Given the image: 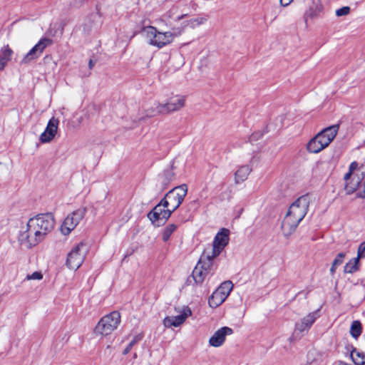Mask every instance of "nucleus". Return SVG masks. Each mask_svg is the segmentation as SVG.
I'll use <instances>...</instances> for the list:
<instances>
[{
	"label": "nucleus",
	"instance_id": "nucleus-33",
	"mask_svg": "<svg viewBox=\"0 0 365 365\" xmlns=\"http://www.w3.org/2000/svg\"><path fill=\"white\" fill-rule=\"evenodd\" d=\"M307 326L304 324L302 322L296 323L295 324V331L297 333H302L306 330H308Z\"/></svg>",
	"mask_w": 365,
	"mask_h": 365
},
{
	"label": "nucleus",
	"instance_id": "nucleus-3",
	"mask_svg": "<svg viewBox=\"0 0 365 365\" xmlns=\"http://www.w3.org/2000/svg\"><path fill=\"white\" fill-rule=\"evenodd\" d=\"M33 225L34 224L29 220L26 226L21 228L18 235L19 243L27 248H31L43 240L41 232L36 228L34 229Z\"/></svg>",
	"mask_w": 365,
	"mask_h": 365
},
{
	"label": "nucleus",
	"instance_id": "nucleus-32",
	"mask_svg": "<svg viewBox=\"0 0 365 365\" xmlns=\"http://www.w3.org/2000/svg\"><path fill=\"white\" fill-rule=\"evenodd\" d=\"M351 9L349 6H343L336 11V15L337 16H343L349 14Z\"/></svg>",
	"mask_w": 365,
	"mask_h": 365
},
{
	"label": "nucleus",
	"instance_id": "nucleus-42",
	"mask_svg": "<svg viewBox=\"0 0 365 365\" xmlns=\"http://www.w3.org/2000/svg\"><path fill=\"white\" fill-rule=\"evenodd\" d=\"M292 1L293 0H280V4L282 6H287L291 4Z\"/></svg>",
	"mask_w": 365,
	"mask_h": 365
},
{
	"label": "nucleus",
	"instance_id": "nucleus-9",
	"mask_svg": "<svg viewBox=\"0 0 365 365\" xmlns=\"http://www.w3.org/2000/svg\"><path fill=\"white\" fill-rule=\"evenodd\" d=\"M169 203L165 199L161 200L157 204L148 215V218L151 221L152 224L155 225L159 220H163L165 222L173 213L168 208Z\"/></svg>",
	"mask_w": 365,
	"mask_h": 365
},
{
	"label": "nucleus",
	"instance_id": "nucleus-47",
	"mask_svg": "<svg viewBox=\"0 0 365 365\" xmlns=\"http://www.w3.org/2000/svg\"><path fill=\"white\" fill-rule=\"evenodd\" d=\"M356 355L359 356V357H361L362 356V358L364 357V354H360L359 352L356 353Z\"/></svg>",
	"mask_w": 365,
	"mask_h": 365
},
{
	"label": "nucleus",
	"instance_id": "nucleus-11",
	"mask_svg": "<svg viewBox=\"0 0 365 365\" xmlns=\"http://www.w3.org/2000/svg\"><path fill=\"white\" fill-rule=\"evenodd\" d=\"M86 212L85 207H81L68 215L61 225V230L65 235H68L84 217Z\"/></svg>",
	"mask_w": 365,
	"mask_h": 365
},
{
	"label": "nucleus",
	"instance_id": "nucleus-21",
	"mask_svg": "<svg viewBox=\"0 0 365 365\" xmlns=\"http://www.w3.org/2000/svg\"><path fill=\"white\" fill-rule=\"evenodd\" d=\"M298 225H297V221H292L290 220L289 216L285 215L284 217L281 228L283 232V235L285 237H289L290 235H292L296 230Z\"/></svg>",
	"mask_w": 365,
	"mask_h": 365
},
{
	"label": "nucleus",
	"instance_id": "nucleus-4",
	"mask_svg": "<svg viewBox=\"0 0 365 365\" xmlns=\"http://www.w3.org/2000/svg\"><path fill=\"white\" fill-rule=\"evenodd\" d=\"M143 30L146 33L147 37L150 38L149 44L159 48L172 43L176 36L170 31L160 32L153 26H147Z\"/></svg>",
	"mask_w": 365,
	"mask_h": 365
},
{
	"label": "nucleus",
	"instance_id": "nucleus-26",
	"mask_svg": "<svg viewBox=\"0 0 365 365\" xmlns=\"http://www.w3.org/2000/svg\"><path fill=\"white\" fill-rule=\"evenodd\" d=\"M362 331L361 324L359 321H353L350 328V334L353 338L357 339L361 335Z\"/></svg>",
	"mask_w": 365,
	"mask_h": 365
},
{
	"label": "nucleus",
	"instance_id": "nucleus-28",
	"mask_svg": "<svg viewBox=\"0 0 365 365\" xmlns=\"http://www.w3.org/2000/svg\"><path fill=\"white\" fill-rule=\"evenodd\" d=\"M319 317L318 311L309 313L305 317H304L301 322L307 326V328L309 329L312 325L314 323L317 317Z\"/></svg>",
	"mask_w": 365,
	"mask_h": 365
},
{
	"label": "nucleus",
	"instance_id": "nucleus-40",
	"mask_svg": "<svg viewBox=\"0 0 365 365\" xmlns=\"http://www.w3.org/2000/svg\"><path fill=\"white\" fill-rule=\"evenodd\" d=\"M361 192L359 193V197L365 198V180L361 186Z\"/></svg>",
	"mask_w": 365,
	"mask_h": 365
},
{
	"label": "nucleus",
	"instance_id": "nucleus-15",
	"mask_svg": "<svg viewBox=\"0 0 365 365\" xmlns=\"http://www.w3.org/2000/svg\"><path fill=\"white\" fill-rule=\"evenodd\" d=\"M232 333L233 330L230 327H221L210 338L209 344L212 346L219 347L225 342L226 336L231 335Z\"/></svg>",
	"mask_w": 365,
	"mask_h": 365
},
{
	"label": "nucleus",
	"instance_id": "nucleus-43",
	"mask_svg": "<svg viewBox=\"0 0 365 365\" xmlns=\"http://www.w3.org/2000/svg\"><path fill=\"white\" fill-rule=\"evenodd\" d=\"M351 175H352V173L349 170V172L344 175V179L345 180H348L350 178Z\"/></svg>",
	"mask_w": 365,
	"mask_h": 365
},
{
	"label": "nucleus",
	"instance_id": "nucleus-39",
	"mask_svg": "<svg viewBox=\"0 0 365 365\" xmlns=\"http://www.w3.org/2000/svg\"><path fill=\"white\" fill-rule=\"evenodd\" d=\"M287 216H289L290 217V220L292 221H297V225H299V222L302 220H298V218L295 217L294 215H292V214H289V212H287Z\"/></svg>",
	"mask_w": 365,
	"mask_h": 365
},
{
	"label": "nucleus",
	"instance_id": "nucleus-14",
	"mask_svg": "<svg viewBox=\"0 0 365 365\" xmlns=\"http://www.w3.org/2000/svg\"><path fill=\"white\" fill-rule=\"evenodd\" d=\"M58 123L59 120L55 118L48 120L45 130L40 135V141L42 143H49L53 139L57 133Z\"/></svg>",
	"mask_w": 365,
	"mask_h": 365
},
{
	"label": "nucleus",
	"instance_id": "nucleus-48",
	"mask_svg": "<svg viewBox=\"0 0 365 365\" xmlns=\"http://www.w3.org/2000/svg\"><path fill=\"white\" fill-rule=\"evenodd\" d=\"M187 15L186 14H184V15H182L181 16H180L178 18V19H182L185 16H186Z\"/></svg>",
	"mask_w": 365,
	"mask_h": 365
},
{
	"label": "nucleus",
	"instance_id": "nucleus-35",
	"mask_svg": "<svg viewBox=\"0 0 365 365\" xmlns=\"http://www.w3.org/2000/svg\"><path fill=\"white\" fill-rule=\"evenodd\" d=\"M43 278V274L39 272H34L30 275H27V279H38L40 280Z\"/></svg>",
	"mask_w": 365,
	"mask_h": 365
},
{
	"label": "nucleus",
	"instance_id": "nucleus-2",
	"mask_svg": "<svg viewBox=\"0 0 365 365\" xmlns=\"http://www.w3.org/2000/svg\"><path fill=\"white\" fill-rule=\"evenodd\" d=\"M120 323V313L118 311H113L100 319L94 329V333L96 335L108 336L118 328Z\"/></svg>",
	"mask_w": 365,
	"mask_h": 365
},
{
	"label": "nucleus",
	"instance_id": "nucleus-27",
	"mask_svg": "<svg viewBox=\"0 0 365 365\" xmlns=\"http://www.w3.org/2000/svg\"><path fill=\"white\" fill-rule=\"evenodd\" d=\"M307 149L309 153H318L322 150L317 138H312L307 145Z\"/></svg>",
	"mask_w": 365,
	"mask_h": 365
},
{
	"label": "nucleus",
	"instance_id": "nucleus-12",
	"mask_svg": "<svg viewBox=\"0 0 365 365\" xmlns=\"http://www.w3.org/2000/svg\"><path fill=\"white\" fill-rule=\"evenodd\" d=\"M309 203L308 196L302 195L289 206L287 212L294 215L298 220H303L307 213Z\"/></svg>",
	"mask_w": 365,
	"mask_h": 365
},
{
	"label": "nucleus",
	"instance_id": "nucleus-29",
	"mask_svg": "<svg viewBox=\"0 0 365 365\" xmlns=\"http://www.w3.org/2000/svg\"><path fill=\"white\" fill-rule=\"evenodd\" d=\"M142 339L141 335H137L135 336L133 339L130 341V343L128 344V346L125 348V349L123 351V354L126 355L128 354L130 351L132 349L133 346L139 341Z\"/></svg>",
	"mask_w": 365,
	"mask_h": 365
},
{
	"label": "nucleus",
	"instance_id": "nucleus-44",
	"mask_svg": "<svg viewBox=\"0 0 365 365\" xmlns=\"http://www.w3.org/2000/svg\"><path fill=\"white\" fill-rule=\"evenodd\" d=\"M337 267H333V264H331V267L330 268V273L331 275H334L336 271Z\"/></svg>",
	"mask_w": 365,
	"mask_h": 365
},
{
	"label": "nucleus",
	"instance_id": "nucleus-49",
	"mask_svg": "<svg viewBox=\"0 0 365 365\" xmlns=\"http://www.w3.org/2000/svg\"><path fill=\"white\" fill-rule=\"evenodd\" d=\"M133 357H134V358H136V357H137V354H134Z\"/></svg>",
	"mask_w": 365,
	"mask_h": 365
},
{
	"label": "nucleus",
	"instance_id": "nucleus-5",
	"mask_svg": "<svg viewBox=\"0 0 365 365\" xmlns=\"http://www.w3.org/2000/svg\"><path fill=\"white\" fill-rule=\"evenodd\" d=\"M33 223L34 229L39 230L43 240L45 237L53 229L55 220L51 213L39 214L29 219Z\"/></svg>",
	"mask_w": 365,
	"mask_h": 365
},
{
	"label": "nucleus",
	"instance_id": "nucleus-16",
	"mask_svg": "<svg viewBox=\"0 0 365 365\" xmlns=\"http://www.w3.org/2000/svg\"><path fill=\"white\" fill-rule=\"evenodd\" d=\"M192 312L190 308H184L181 314L175 317H166L163 319V324L166 327H177L182 324Z\"/></svg>",
	"mask_w": 365,
	"mask_h": 365
},
{
	"label": "nucleus",
	"instance_id": "nucleus-22",
	"mask_svg": "<svg viewBox=\"0 0 365 365\" xmlns=\"http://www.w3.org/2000/svg\"><path fill=\"white\" fill-rule=\"evenodd\" d=\"M13 51L9 45L4 46L0 49V71H3L8 62L11 59Z\"/></svg>",
	"mask_w": 365,
	"mask_h": 365
},
{
	"label": "nucleus",
	"instance_id": "nucleus-34",
	"mask_svg": "<svg viewBox=\"0 0 365 365\" xmlns=\"http://www.w3.org/2000/svg\"><path fill=\"white\" fill-rule=\"evenodd\" d=\"M357 257L359 259L365 257V241L359 245L357 250Z\"/></svg>",
	"mask_w": 365,
	"mask_h": 365
},
{
	"label": "nucleus",
	"instance_id": "nucleus-45",
	"mask_svg": "<svg viewBox=\"0 0 365 365\" xmlns=\"http://www.w3.org/2000/svg\"><path fill=\"white\" fill-rule=\"evenodd\" d=\"M94 66V62L93 61V60H90L89 62H88V66H89V68L90 69H92L93 67Z\"/></svg>",
	"mask_w": 365,
	"mask_h": 365
},
{
	"label": "nucleus",
	"instance_id": "nucleus-6",
	"mask_svg": "<svg viewBox=\"0 0 365 365\" xmlns=\"http://www.w3.org/2000/svg\"><path fill=\"white\" fill-rule=\"evenodd\" d=\"M187 193V185L182 184L172 188L164 196L163 199H165L171 207V212H174L182 203Z\"/></svg>",
	"mask_w": 365,
	"mask_h": 365
},
{
	"label": "nucleus",
	"instance_id": "nucleus-46",
	"mask_svg": "<svg viewBox=\"0 0 365 365\" xmlns=\"http://www.w3.org/2000/svg\"><path fill=\"white\" fill-rule=\"evenodd\" d=\"M257 135V133H253L252 135H251V138L252 139H256V135Z\"/></svg>",
	"mask_w": 365,
	"mask_h": 365
},
{
	"label": "nucleus",
	"instance_id": "nucleus-24",
	"mask_svg": "<svg viewBox=\"0 0 365 365\" xmlns=\"http://www.w3.org/2000/svg\"><path fill=\"white\" fill-rule=\"evenodd\" d=\"M359 258L358 257L350 259L344 267V272L353 274L359 269Z\"/></svg>",
	"mask_w": 365,
	"mask_h": 365
},
{
	"label": "nucleus",
	"instance_id": "nucleus-7",
	"mask_svg": "<svg viewBox=\"0 0 365 365\" xmlns=\"http://www.w3.org/2000/svg\"><path fill=\"white\" fill-rule=\"evenodd\" d=\"M87 252L86 245L81 242L75 246L68 254L67 267L73 270L78 269L83 264Z\"/></svg>",
	"mask_w": 365,
	"mask_h": 365
},
{
	"label": "nucleus",
	"instance_id": "nucleus-38",
	"mask_svg": "<svg viewBox=\"0 0 365 365\" xmlns=\"http://www.w3.org/2000/svg\"><path fill=\"white\" fill-rule=\"evenodd\" d=\"M358 168V163L356 162H352L349 165V170L353 173Z\"/></svg>",
	"mask_w": 365,
	"mask_h": 365
},
{
	"label": "nucleus",
	"instance_id": "nucleus-10",
	"mask_svg": "<svg viewBox=\"0 0 365 365\" xmlns=\"http://www.w3.org/2000/svg\"><path fill=\"white\" fill-rule=\"evenodd\" d=\"M215 267L209 265V262L200 259L192 272V277L197 285H201L208 275L212 276L215 274Z\"/></svg>",
	"mask_w": 365,
	"mask_h": 365
},
{
	"label": "nucleus",
	"instance_id": "nucleus-8",
	"mask_svg": "<svg viewBox=\"0 0 365 365\" xmlns=\"http://www.w3.org/2000/svg\"><path fill=\"white\" fill-rule=\"evenodd\" d=\"M232 288L233 284L231 281L227 280L222 282L209 297L208 304L210 307L216 308L221 305L229 296Z\"/></svg>",
	"mask_w": 365,
	"mask_h": 365
},
{
	"label": "nucleus",
	"instance_id": "nucleus-31",
	"mask_svg": "<svg viewBox=\"0 0 365 365\" xmlns=\"http://www.w3.org/2000/svg\"><path fill=\"white\" fill-rule=\"evenodd\" d=\"M345 256L346 255L344 252L339 253L332 262L333 267H339L343 263Z\"/></svg>",
	"mask_w": 365,
	"mask_h": 365
},
{
	"label": "nucleus",
	"instance_id": "nucleus-19",
	"mask_svg": "<svg viewBox=\"0 0 365 365\" xmlns=\"http://www.w3.org/2000/svg\"><path fill=\"white\" fill-rule=\"evenodd\" d=\"M222 250L223 249L212 245V249L211 252H207L206 250H205L200 259L205 262H209V264L210 263V266L215 267L217 269V265L215 262V259L220 255Z\"/></svg>",
	"mask_w": 365,
	"mask_h": 365
},
{
	"label": "nucleus",
	"instance_id": "nucleus-25",
	"mask_svg": "<svg viewBox=\"0 0 365 365\" xmlns=\"http://www.w3.org/2000/svg\"><path fill=\"white\" fill-rule=\"evenodd\" d=\"M178 225L175 224H169L163 230L162 232V240L163 242H167L169 240L170 236L173 233L177 230Z\"/></svg>",
	"mask_w": 365,
	"mask_h": 365
},
{
	"label": "nucleus",
	"instance_id": "nucleus-20",
	"mask_svg": "<svg viewBox=\"0 0 365 365\" xmlns=\"http://www.w3.org/2000/svg\"><path fill=\"white\" fill-rule=\"evenodd\" d=\"M229 235L230 230L228 229L221 228L215 235L212 245L224 250L229 243Z\"/></svg>",
	"mask_w": 365,
	"mask_h": 365
},
{
	"label": "nucleus",
	"instance_id": "nucleus-17",
	"mask_svg": "<svg viewBox=\"0 0 365 365\" xmlns=\"http://www.w3.org/2000/svg\"><path fill=\"white\" fill-rule=\"evenodd\" d=\"M339 128V124H335L329 127H327L324 128L322 130H321L319 133H318L317 135H320L321 138L319 140L322 142H327V146L331 143V142L336 137L338 130Z\"/></svg>",
	"mask_w": 365,
	"mask_h": 365
},
{
	"label": "nucleus",
	"instance_id": "nucleus-41",
	"mask_svg": "<svg viewBox=\"0 0 365 365\" xmlns=\"http://www.w3.org/2000/svg\"><path fill=\"white\" fill-rule=\"evenodd\" d=\"M351 356H352V359H353L354 362L356 365H363V364H365V361H364L363 360L358 361L357 359H354V353H353V352L351 353Z\"/></svg>",
	"mask_w": 365,
	"mask_h": 365
},
{
	"label": "nucleus",
	"instance_id": "nucleus-23",
	"mask_svg": "<svg viewBox=\"0 0 365 365\" xmlns=\"http://www.w3.org/2000/svg\"><path fill=\"white\" fill-rule=\"evenodd\" d=\"M252 171V168L250 165H242L235 173V181L236 184H239L247 180L248 175Z\"/></svg>",
	"mask_w": 365,
	"mask_h": 365
},
{
	"label": "nucleus",
	"instance_id": "nucleus-1",
	"mask_svg": "<svg viewBox=\"0 0 365 365\" xmlns=\"http://www.w3.org/2000/svg\"><path fill=\"white\" fill-rule=\"evenodd\" d=\"M185 96H175L170 98L165 103H155L153 107L145 110L146 116L153 117L178 111L185 106Z\"/></svg>",
	"mask_w": 365,
	"mask_h": 365
},
{
	"label": "nucleus",
	"instance_id": "nucleus-37",
	"mask_svg": "<svg viewBox=\"0 0 365 365\" xmlns=\"http://www.w3.org/2000/svg\"><path fill=\"white\" fill-rule=\"evenodd\" d=\"M136 250H137V247H130V248L128 249L127 251H126V253H125V255L124 256V259H125L126 257L132 255L135 252Z\"/></svg>",
	"mask_w": 365,
	"mask_h": 365
},
{
	"label": "nucleus",
	"instance_id": "nucleus-18",
	"mask_svg": "<svg viewBox=\"0 0 365 365\" xmlns=\"http://www.w3.org/2000/svg\"><path fill=\"white\" fill-rule=\"evenodd\" d=\"M175 169V167L174 166V160H173L170 164V168L164 170L163 171V173L159 175V180L162 185L163 189L167 188V187L170 185V183L175 180V174L174 173Z\"/></svg>",
	"mask_w": 365,
	"mask_h": 365
},
{
	"label": "nucleus",
	"instance_id": "nucleus-13",
	"mask_svg": "<svg viewBox=\"0 0 365 365\" xmlns=\"http://www.w3.org/2000/svg\"><path fill=\"white\" fill-rule=\"evenodd\" d=\"M52 43L48 38H42L40 41L26 53L21 61V64H27L34 60L37 59L43 53L44 49Z\"/></svg>",
	"mask_w": 365,
	"mask_h": 365
},
{
	"label": "nucleus",
	"instance_id": "nucleus-36",
	"mask_svg": "<svg viewBox=\"0 0 365 365\" xmlns=\"http://www.w3.org/2000/svg\"><path fill=\"white\" fill-rule=\"evenodd\" d=\"M320 136H321L320 135H316L314 138H317V140L318 141V143H319V145H320V148H321V149L324 150L325 148H327V142H328V141H326V143H325V142H322V141L319 140V138H321Z\"/></svg>",
	"mask_w": 365,
	"mask_h": 365
},
{
	"label": "nucleus",
	"instance_id": "nucleus-30",
	"mask_svg": "<svg viewBox=\"0 0 365 365\" xmlns=\"http://www.w3.org/2000/svg\"><path fill=\"white\" fill-rule=\"evenodd\" d=\"M359 185V182L358 180L353 184L351 182L346 183L345 185V190H346V193L352 194L353 192H354L356 190Z\"/></svg>",
	"mask_w": 365,
	"mask_h": 365
}]
</instances>
